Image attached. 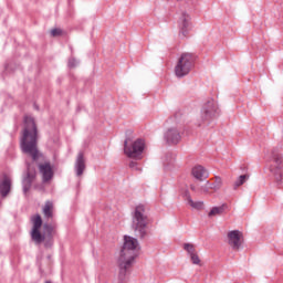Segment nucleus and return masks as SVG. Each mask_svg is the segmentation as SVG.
Returning <instances> with one entry per match:
<instances>
[{
    "label": "nucleus",
    "mask_w": 283,
    "mask_h": 283,
    "mask_svg": "<svg viewBox=\"0 0 283 283\" xmlns=\"http://www.w3.org/2000/svg\"><path fill=\"white\" fill-rule=\"evenodd\" d=\"M138 251H140V245L138 244V239L129 235L124 237V244L117 258V264L119 269V277H125L127 271L132 269L134 260L138 256Z\"/></svg>",
    "instance_id": "nucleus-1"
},
{
    "label": "nucleus",
    "mask_w": 283,
    "mask_h": 283,
    "mask_svg": "<svg viewBox=\"0 0 283 283\" xmlns=\"http://www.w3.org/2000/svg\"><path fill=\"white\" fill-rule=\"evenodd\" d=\"M38 130L36 123L33 117H24V130L21 139V149L23 154L31 156L33 161L41 156L38 148Z\"/></svg>",
    "instance_id": "nucleus-2"
},
{
    "label": "nucleus",
    "mask_w": 283,
    "mask_h": 283,
    "mask_svg": "<svg viewBox=\"0 0 283 283\" xmlns=\"http://www.w3.org/2000/svg\"><path fill=\"white\" fill-rule=\"evenodd\" d=\"M130 227L137 238H145L147 235V227L149 224V214L147 213V206L139 203L135 206L130 212Z\"/></svg>",
    "instance_id": "nucleus-3"
},
{
    "label": "nucleus",
    "mask_w": 283,
    "mask_h": 283,
    "mask_svg": "<svg viewBox=\"0 0 283 283\" xmlns=\"http://www.w3.org/2000/svg\"><path fill=\"white\" fill-rule=\"evenodd\" d=\"M193 54L184 53L180 55L177 65L175 66V74L177 78H184L193 69Z\"/></svg>",
    "instance_id": "nucleus-4"
},
{
    "label": "nucleus",
    "mask_w": 283,
    "mask_h": 283,
    "mask_svg": "<svg viewBox=\"0 0 283 283\" xmlns=\"http://www.w3.org/2000/svg\"><path fill=\"white\" fill-rule=\"evenodd\" d=\"M145 151V139H136L129 145L128 139L124 142V154L128 158H135L136 160H140L143 158V153Z\"/></svg>",
    "instance_id": "nucleus-5"
},
{
    "label": "nucleus",
    "mask_w": 283,
    "mask_h": 283,
    "mask_svg": "<svg viewBox=\"0 0 283 283\" xmlns=\"http://www.w3.org/2000/svg\"><path fill=\"white\" fill-rule=\"evenodd\" d=\"M270 171H271V174H273L276 182H279V185H282V182H283V159L280 154V148H274L272 150Z\"/></svg>",
    "instance_id": "nucleus-6"
},
{
    "label": "nucleus",
    "mask_w": 283,
    "mask_h": 283,
    "mask_svg": "<svg viewBox=\"0 0 283 283\" xmlns=\"http://www.w3.org/2000/svg\"><path fill=\"white\" fill-rule=\"evenodd\" d=\"M31 222L33 224L31 230V240L35 242V244H41L45 242V234L41 233V227H43V219L41 214H34L31 217Z\"/></svg>",
    "instance_id": "nucleus-7"
},
{
    "label": "nucleus",
    "mask_w": 283,
    "mask_h": 283,
    "mask_svg": "<svg viewBox=\"0 0 283 283\" xmlns=\"http://www.w3.org/2000/svg\"><path fill=\"white\" fill-rule=\"evenodd\" d=\"M218 115V104L213 99L208 101L201 108L200 118L202 123H209L212 118Z\"/></svg>",
    "instance_id": "nucleus-8"
},
{
    "label": "nucleus",
    "mask_w": 283,
    "mask_h": 283,
    "mask_svg": "<svg viewBox=\"0 0 283 283\" xmlns=\"http://www.w3.org/2000/svg\"><path fill=\"white\" fill-rule=\"evenodd\" d=\"M242 238H243V234L240 230L229 231L227 234L229 247H231L233 251H240V247H242Z\"/></svg>",
    "instance_id": "nucleus-9"
},
{
    "label": "nucleus",
    "mask_w": 283,
    "mask_h": 283,
    "mask_svg": "<svg viewBox=\"0 0 283 283\" xmlns=\"http://www.w3.org/2000/svg\"><path fill=\"white\" fill-rule=\"evenodd\" d=\"M179 36H187L191 30V15L187 12H182L178 20Z\"/></svg>",
    "instance_id": "nucleus-10"
},
{
    "label": "nucleus",
    "mask_w": 283,
    "mask_h": 283,
    "mask_svg": "<svg viewBox=\"0 0 283 283\" xmlns=\"http://www.w3.org/2000/svg\"><path fill=\"white\" fill-rule=\"evenodd\" d=\"M164 140L167 145H178L182 140V135H180L178 127L172 126L165 132Z\"/></svg>",
    "instance_id": "nucleus-11"
},
{
    "label": "nucleus",
    "mask_w": 283,
    "mask_h": 283,
    "mask_svg": "<svg viewBox=\"0 0 283 283\" xmlns=\"http://www.w3.org/2000/svg\"><path fill=\"white\" fill-rule=\"evenodd\" d=\"M35 178L36 171L32 170V166H30V164H27V176L22 179L23 193H28V191H30Z\"/></svg>",
    "instance_id": "nucleus-12"
},
{
    "label": "nucleus",
    "mask_w": 283,
    "mask_h": 283,
    "mask_svg": "<svg viewBox=\"0 0 283 283\" xmlns=\"http://www.w3.org/2000/svg\"><path fill=\"white\" fill-rule=\"evenodd\" d=\"M39 171L42 176L43 182H50V180H52V178H54V170L52 169V165L49 161H46L44 164H40Z\"/></svg>",
    "instance_id": "nucleus-13"
},
{
    "label": "nucleus",
    "mask_w": 283,
    "mask_h": 283,
    "mask_svg": "<svg viewBox=\"0 0 283 283\" xmlns=\"http://www.w3.org/2000/svg\"><path fill=\"white\" fill-rule=\"evenodd\" d=\"M85 155L83 154V151H80L77 154L76 160H75V174L76 176L81 177L83 175V172L85 171Z\"/></svg>",
    "instance_id": "nucleus-14"
},
{
    "label": "nucleus",
    "mask_w": 283,
    "mask_h": 283,
    "mask_svg": "<svg viewBox=\"0 0 283 283\" xmlns=\"http://www.w3.org/2000/svg\"><path fill=\"white\" fill-rule=\"evenodd\" d=\"M12 189V179L10 177L4 176L2 181L0 182V196L1 198H7L8 193Z\"/></svg>",
    "instance_id": "nucleus-15"
},
{
    "label": "nucleus",
    "mask_w": 283,
    "mask_h": 283,
    "mask_svg": "<svg viewBox=\"0 0 283 283\" xmlns=\"http://www.w3.org/2000/svg\"><path fill=\"white\" fill-rule=\"evenodd\" d=\"M191 175L193 178H196V180L200 181L207 180V178H209V172L202 166H195L191 170Z\"/></svg>",
    "instance_id": "nucleus-16"
},
{
    "label": "nucleus",
    "mask_w": 283,
    "mask_h": 283,
    "mask_svg": "<svg viewBox=\"0 0 283 283\" xmlns=\"http://www.w3.org/2000/svg\"><path fill=\"white\" fill-rule=\"evenodd\" d=\"M185 200L188 202L189 207L196 209L197 211L205 209V202L193 201V199H191V193H189V190L185 191Z\"/></svg>",
    "instance_id": "nucleus-17"
},
{
    "label": "nucleus",
    "mask_w": 283,
    "mask_h": 283,
    "mask_svg": "<svg viewBox=\"0 0 283 283\" xmlns=\"http://www.w3.org/2000/svg\"><path fill=\"white\" fill-rule=\"evenodd\" d=\"M42 213L46 220L50 218H54V203L52 201H46L44 207L42 208Z\"/></svg>",
    "instance_id": "nucleus-18"
},
{
    "label": "nucleus",
    "mask_w": 283,
    "mask_h": 283,
    "mask_svg": "<svg viewBox=\"0 0 283 283\" xmlns=\"http://www.w3.org/2000/svg\"><path fill=\"white\" fill-rule=\"evenodd\" d=\"M224 213V206L213 207L208 213L209 218H213V216H222Z\"/></svg>",
    "instance_id": "nucleus-19"
},
{
    "label": "nucleus",
    "mask_w": 283,
    "mask_h": 283,
    "mask_svg": "<svg viewBox=\"0 0 283 283\" xmlns=\"http://www.w3.org/2000/svg\"><path fill=\"white\" fill-rule=\"evenodd\" d=\"M249 178V175H241L235 181H234V189H238V187H242L247 182Z\"/></svg>",
    "instance_id": "nucleus-20"
},
{
    "label": "nucleus",
    "mask_w": 283,
    "mask_h": 283,
    "mask_svg": "<svg viewBox=\"0 0 283 283\" xmlns=\"http://www.w3.org/2000/svg\"><path fill=\"white\" fill-rule=\"evenodd\" d=\"M184 249H185V251H187L188 255H190V256L196 253V247H193V244H191V243H185Z\"/></svg>",
    "instance_id": "nucleus-21"
},
{
    "label": "nucleus",
    "mask_w": 283,
    "mask_h": 283,
    "mask_svg": "<svg viewBox=\"0 0 283 283\" xmlns=\"http://www.w3.org/2000/svg\"><path fill=\"white\" fill-rule=\"evenodd\" d=\"M210 189H213V187H211V184L207 181L203 186L200 187L199 191L201 193H208Z\"/></svg>",
    "instance_id": "nucleus-22"
},
{
    "label": "nucleus",
    "mask_w": 283,
    "mask_h": 283,
    "mask_svg": "<svg viewBox=\"0 0 283 283\" xmlns=\"http://www.w3.org/2000/svg\"><path fill=\"white\" fill-rule=\"evenodd\" d=\"M190 260L192 264H200V256H198V253L195 252V254L190 255Z\"/></svg>",
    "instance_id": "nucleus-23"
},
{
    "label": "nucleus",
    "mask_w": 283,
    "mask_h": 283,
    "mask_svg": "<svg viewBox=\"0 0 283 283\" xmlns=\"http://www.w3.org/2000/svg\"><path fill=\"white\" fill-rule=\"evenodd\" d=\"M62 34H63V31L61 29L51 30V35L53 36H61Z\"/></svg>",
    "instance_id": "nucleus-24"
},
{
    "label": "nucleus",
    "mask_w": 283,
    "mask_h": 283,
    "mask_svg": "<svg viewBox=\"0 0 283 283\" xmlns=\"http://www.w3.org/2000/svg\"><path fill=\"white\" fill-rule=\"evenodd\" d=\"M76 65H78V62L76 59L74 57L69 59V67H76Z\"/></svg>",
    "instance_id": "nucleus-25"
},
{
    "label": "nucleus",
    "mask_w": 283,
    "mask_h": 283,
    "mask_svg": "<svg viewBox=\"0 0 283 283\" xmlns=\"http://www.w3.org/2000/svg\"><path fill=\"white\" fill-rule=\"evenodd\" d=\"M44 229H45L46 233H49V235H52V231H53L52 226H50V224H44Z\"/></svg>",
    "instance_id": "nucleus-26"
},
{
    "label": "nucleus",
    "mask_w": 283,
    "mask_h": 283,
    "mask_svg": "<svg viewBox=\"0 0 283 283\" xmlns=\"http://www.w3.org/2000/svg\"><path fill=\"white\" fill-rule=\"evenodd\" d=\"M217 182H218L219 187L222 186V179L220 177H217Z\"/></svg>",
    "instance_id": "nucleus-27"
},
{
    "label": "nucleus",
    "mask_w": 283,
    "mask_h": 283,
    "mask_svg": "<svg viewBox=\"0 0 283 283\" xmlns=\"http://www.w3.org/2000/svg\"><path fill=\"white\" fill-rule=\"evenodd\" d=\"M190 189H191V191H198V189L193 185H190Z\"/></svg>",
    "instance_id": "nucleus-28"
},
{
    "label": "nucleus",
    "mask_w": 283,
    "mask_h": 283,
    "mask_svg": "<svg viewBox=\"0 0 283 283\" xmlns=\"http://www.w3.org/2000/svg\"><path fill=\"white\" fill-rule=\"evenodd\" d=\"M129 167H130L132 169H134V167H136V163L132 161V163L129 164Z\"/></svg>",
    "instance_id": "nucleus-29"
},
{
    "label": "nucleus",
    "mask_w": 283,
    "mask_h": 283,
    "mask_svg": "<svg viewBox=\"0 0 283 283\" xmlns=\"http://www.w3.org/2000/svg\"><path fill=\"white\" fill-rule=\"evenodd\" d=\"M35 109H39V106H35Z\"/></svg>",
    "instance_id": "nucleus-30"
}]
</instances>
